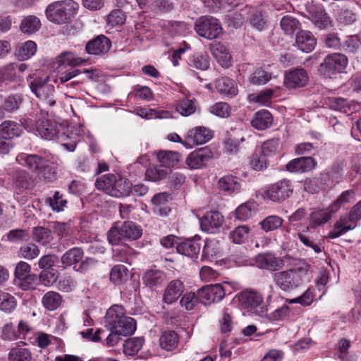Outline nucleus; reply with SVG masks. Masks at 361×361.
<instances>
[{
    "label": "nucleus",
    "instance_id": "1",
    "mask_svg": "<svg viewBox=\"0 0 361 361\" xmlns=\"http://www.w3.org/2000/svg\"><path fill=\"white\" fill-rule=\"evenodd\" d=\"M31 91L38 98V106L42 112L52 115L57 105V94L54 86L49 82V77H36L30 81Z\"/></svg>",
    "mask_w": 361,
    "mask_h": 361
},
{
    "label": "nucleus",
    "instance_id": "2",
    "mask_svg": "<svg viewBox=\"0 0 361 361\" xmlns=\"http://www.w3.org/2000/svg\"><path fill=\"white\" fill-rule=\"evenodd\" d=\"M78 7V4L73 0L56 1L47 7L46 16L55 24L68 23L75 18Z\"/></svg>",
    "mask_w": 361,
    "mask_h": 361
},
{
    "label": "nucleus",
    "instance_id": "3",
    "mask_svg": "<svg viewBox=\"0 0 361 361\" xmlns=\"http://www.w3.org/2000/svg\"><path fill=\"white\" fill-rule=\"evenodd\" d=\"M307 271L308 266L302 263L298 267L275 273L274 281L281 290L291 291L303 283Z\"/></svg>",
    "mask_w": 361,
    "mask_h": 361
},
{
    "label": "nucleus",
    "instance_id": "4",
    "mask_svg": "<svg viewBox=\"0 0 361 361\" xmlns=\"http://www.w3.org/2000/svg\"><path fill=\"white\" fill-rule=\"evenodd\" d=\"M96 188L114 197H127L129 191V181L113 173L103 175L95 182Z\"/></svg>",
    "mask_w": 361,
    "mask_h": 361
},
{
    "label": "nucleus",
    "instance_id": "5",
    "mask_svg": "<svg viewBox=\"0 0 361 361\" xmlns=\"http://www.w3.org/2000/svg\"><path fill=\"white\" fill-rule=\"evenodd\" d=\"M142 235V229L133 221H125L121 226H113L107 233L111 245H118L122 239L136 240Z\"/></svg>",
    "mask_w": 361,
    "mask_h": 361
},
{
    "label": "nucleus",
    "instance_id": "6",
    "mask_svg": "<svg viewBox=\"0 0 361 361\" xmlns=\"http://www.w3.org/2000/svg\"><path fill=\"white\" fill-rule=\"evenodd\" d=\"M348 65L347 57L340 53L328 54L319 66V72L326 78L342 73Z\"/></svg>",
    "mask_w": 361,
    "mask_h": 361
},
{
    "label": "nucleus",
    "instance_id": "7",
    "mask_svg": "<svg viewBox=\"0 0 361 361\" xmlns=\"http://www.w3.org/2000/svg\"><path fill=\"white\" fill-rule=\"evenodd\" d=\"M238 300L244 308L257 315H262L267 311L262 294L255 290H246L241 292Z\"/></svg>",
    "mask_w": 361,
    "mask_h": 361
},
{
    "label": "nucleus",
    "instance_id": "8",
    "mask_svg": "<svg viewBox=\"0 0 361 361\" xmlns=\"http://www.w3.org/2000/svg\"><path fill=\"white\" fill-rule=\"evenodd\" d=\"M195 30L202 37L207 39L217 38L222 32V28L217 19L204 16L196 20Z\"/></svg>",
    "mask_w": 361,
    "mask_h": 361
},
{
    "label": "nucleus",
    "instance_id": "9",
    "mask_svg": "<svg viewBox=\"0 0 361 361\" xmlns=\"http://www.w3.org/2000/svg\"><path fill=\"white\" fill-rule=\"evenodd\" d=\"M293 186L290 180L283 179L271 185L264 191V197L273 202H282L293 193Z\"/></svg>",
    "mask_w": 361,
    "mask_h": 361
},
{
    "label": "nucleus",
    "instance_id": "10",
    "mask_svg": "<svg viewBox=\"0 0 361 361\" xmlns=\"http://www.w3.org/2000/svg\"><path fill=\"white\" fill-rule=\"evenodd\" d=\"M200 302L204 305L217 302L221 300L225 295V289L220 283L211 284L198 290Z\"/></svg>",
    "mask_w": 361,
    "mask_h": 361
},
{
    "label": "nucleus",
    "instance_id": "11",
    "mask_svg": "<svg viewBox=\"0 0 361 361\" xmlns=\"http://www.w3.org/2000/svg\"><path fill=\"white\" fill-rule=\"evenodd\" d=\"M212 137V132L205 127H196L188 132L184 145L188 148L203 145Z\"/></svg>",
    "mask_w": 361,
    "mask_h": 361
},
{
    "label": "nucleus",
    "instance_id": "12",
    "mask_svg": "<svg viewBox=\"0 0 361 361\" xmlns=\"http://www.w3.org/2000/svg\"><path fill=\"white\" fill-rule=\"evenodd\" d=\"M309 76L303 68H295L286 73L283 84L287 89H296L307 85Z\"/></svg>",
    "mask_w": 361,
    "mask_h": 361
},
{
    "label": "nucleus",
    "instance_id": "13",
    "mask_svg": "<svg viewBox=\"0 0 361 361\" xmlns=\"http://www.w3.org/2000/svg\"><path fill=\"white\" fill-rule=\"evenodd\" d=\"M224 222V218L220 212L210 211L200 219V227L203 231L214 233L221 227Z\"/></svg>",
    "mask_w": 361,
    "mask_h": 361
},
{
    "label": "nucleus",
    "instance_id": "14",
    "mask_svg": "<svg viewBox=\"0 0 361 361\" xmlns=\"http://www.w3.org/2000/svg\"><path fill=\"white\" fill-rule=\"evenodd\" d=\"M317 165L311 157H302L294 159L286 164V169L290 172L305 173L312 171Z\"/></svg>",
    "mask_w": 361,
    "mask_h": 361
},
{
    "label": "nucleus",
    "instance_id": "15",
    "mask_svg": "<svg viewBox=\"0 0 361 361\" xmlns=\"http://www.w3.org/2000/svg\"><path fill=\"white\" fill-rule=\"evenodd\" d=\"M212 157V152L208 148H200L191 152L186 159L190 169H200L206 164Z\"/></svg>",
    "mask_w": 361,
    "mask_h": 361
},
{
    "label": "nucleus",
    "instance_id": "16",
    "mask_svg": "<svg viewBox=\"0 0 361 361\" xmlns=\"http://www.w3.org/2000/svg\"><path fill=\"white\" fill-rule=\"evenodd\" d=\"M316 44V39L311 32L301 30L295 35L293 46L302 52L310 53L314 49Z\"/></svg>",
    "mask_w": 361,
    "mask_h": 361
},
{
    "label": "nucleus",
    "instance_id": "17",
    "mask_svg": "<svg viewBox=\"0 0 361 361\" xmlns=\"http://www.w3.org/2000/svg\"><path fill=\"white\" fill-rule=\"evenodd\" d=\"M200 237L195 235L192 238L188 239L178 243L176 250L179 254L192 259L196 258L201 250Z\"/></svg>",
    "mask_w": 361,
    "mask_h": 361
},
{
    "label": "nucleus",
    "instance_id": "18",
    "mask_svg": "<svg viewBox=\"0 0 361 361\" xmlns=\"http://www.w3.org/2000/svg\"><path fill=\"white\" fill-rule=\"evenodd\" d=\"M343 169V162L334 163L326 173L321 174L320 182L328 186L335 185L341 181Z\"/></svg>",
    "mask_w": 361,
    "mask_h": 361
},
{
    "label": "nucleus",
    "instance_id": "19",
    "mask_svg": "<svg viewBox=\"0 0 361 361\" xmlns=\"http://www.w3.org/2000/svg\"><path fill=\"white\" fill-rule=\"evenodd\" d=\"M111 46V42L107 37L99 35L87 43L85 50L89 54L101 55L108 52Z\"/></svg>",
    "mask_w": 361,
    "mask_h": 361
},
{
    "label": "nucleus",
    "instance_id": "20",
    "mask_svg": "<svg viewBox=\"0 0 361 361\" xmlns=\"http://www.w3.org/2000/svg\"><path fill=\"white\" fill-rule=\"evenodd\" d=\"M256 262L260 268L269 271H276L283 267V260L281 258L276 257L271 253H264L259 255L256 258Z\"/></svg>",
    "mask_w": 361,
    "mask_h": 361
},
{
    "label": "nucleus",
    "instance_id": "21",
    "mask_svg": "<svg viewBox=\"0 0 361 361\" xmlns=\"http://www.w3.org/2000/svg\"><path fill=\"white\" fill-rule=\"evenodd\" d=\"M218 188L225 195H231L240 192L241 184L237 177L232 175H226L219 178Z\"/></svg>",
    "mask_w": 361,
    "mask_h": 361
},
{
    "label": "nucleus",
    "instance_id": "22",
    "mask_svg": "<svg viewBox=\"0 0 361 361\" xmlns=\"http://www.w3.org/2000/svg\"><path fill=\"white\" fill-rule=\"evenodd\" d=\"M357 222L350 219V214L348 216L342 217L337 221L334 226V229L329 233L328 237L332 239L336 238L354 229L357 226Z\"/></svg>",
    "mask_w": 361,
    "mask_h": 361
},
{
    "label": "nucleus",
    "instance_id": "23",
    "mask_svg": "<svg viewBox=\"0 0 361 361\" xmlns=\"http://www.w3.org/2000/svg\"><path fill=\"white\" fill-rule=\"evenodd\" d=\"M211 53L224 68L231 66V55L227 47L220 42H214L210 47Z\"/></svg>",
    "mask_w": 361,
    "mask_h": 361
},
{
    "label": "nucleus",
    "instance_id": "24",
    "mask_svg": "<svg viewBox=\"0 0 361 361\" xmlns=\"http://www.w3.org/2000/svg\"><path fill=\"white\" fill-rule=\"evenodd\" d=\"M183 284L178 279L173 280L166 287L162 300L166 304H172L183 292Z\"/></svg>",
    "mask_w": 361,
    "mask_h": 361
},
{
    "label": "nucleus",
    "instance_id": "25",
    "mask_svg": "<svg viewBox=\"0 0 361 361\" xmlns=\"http://www.w3.org/2000/svg\"><path fill=\"white\" fill-rule=\"evenodd\" d=\"M35 130L45 140H52L59 133V128L55 122L48 120H39L35 124Z\"/></svg>",
    "mask_w": 361,
    "mask_h": 361
},
{
    "label": "nucleus",
    "instance_id": "26",
    "mask_svg": "<svg viewBox=\"0 0 361 361\" xmlns=\"http://www.w3.org/2000/svg\"><path fill=\"white\" fill-rule=\"evenodd\" d=\"M215 88L221 94L233 97L238 94V87L235 80L228 78L221 77L215 80Z\"/></svg>",
    "mask_w": 361,
    "mask_h": 361
},
{
    "label": "nucleus",
    "instance_id": "27",
    "mask_svg": "<svg viewBox=\"0 0 361 361\" xmlns=\"http://www.w3.org/2000/svg\"><path fill=\"white\" fill-rule=\"evenodd\" d=\"M125 317V311L121 306L113 305L106 311L104 318L105 326L108 329H114L119 321Z\"/></svg>",
    "mask_w": 361,
    "mask_h": 361
},
{
    "label": "nucleus",
    "instance_id": "28",
    "mask_svg": "<svg viewBox=\"0 0 361 361\" xmlns=\"http://www.w3.org/2000/svg\"><path fill=\"white\" fill-rule=\"evenodd\" d=\"M165 281V274L159 269L147 270L142 276L143 283L151 289L161 286Z\"/></svg>",
    "mask_w": 361,
    "mask_h": 361
},
{
    "label": "nucleus",
    "instance_id": "29",
    "mask_svg": "<svg viewBox=\"0 0 361 361\" xmlns=\"http://www.w3.org/2000/svg\"><path fill=\"white\" fill-rule=\"evenodd\" d=\"M23 131L22 123L8 120L0 125V135L8 139L18 137Z\"/></svg>",
    "mask_w": 361,
    "mask_h": 361
},
{
    "label": "nucleus",
    "instance_id": "30",
    "mask_svg": "<svg viewBox=\"0 0 361 361\" xmlns=\"http://www.w3.org/2000/svg\"><path fill=\"white\" fill-rule=\"evenodd\" d=\"M16 161L30 169L37 171L42 164H45L44 159L36 154H20L16 157Z\"/></svg>",
    "mask_w": 361,
    "mask_h": 361
},
{
    "label": "nucleus",
    "instance_id": "31",
    "mask_svg": "<svg viewBox=\"0 0 361 361\" xmlns=\"http://www.w3.org/2000/svg\"><path fill=\"white\" fill-rule=\"evenodd\" d=\"M272 121L271 114L267 110H262L255 114L251 125L255 129L263 130L269 128Z\"/></svg>",
    "mask_w": 361,
    "mask_h": 361
},
{
    "label": "nucleus",
    "instance_id": "32",
    "mask_svg": "<svg viewBox=\"0 0 361 361\" xmlns=\"http://www.w3.org/2000/svg\"><path fill=\"white\" fill-rule=\"evenodd\" d=\"M13 183L14 186L20 190H29L34 185L30 175L25 170H18L15 173Z\"/></svg>",
    "mask_w": 361,
    "mask_h": 361
},
{
    "label": "nucleus",
    "instance_id": "33",
    "mask_svg": "<svg viewBox=\"0 0 361 361\" xmlns=\"http://www.w3.org/2000/svg\"><path fill=\"white\" fill-rule=\"evenodd\" d=\"M157 157L162 166L170 169V167L178 163L180 155L177 152L161 150L157 153Z\"/></svg>",
    "mask_w": 361,
    "mask_h": 361
},
{
    "label": "nucleus",
    "instance_id": "34",
    "mask_svg": "<svg viewBox=\"0 0 361 361\" xmlns=\"http://www.w3.org/2000/svg\"><path fill=\"white\" fill-rule=\"evenodd\" d=\"M84 255L83 251L79 247H73L66 251L61 257L64 267H70L80 262Z\"/></svg>",
    "mask_w": 361,
    "mask_h": 361
},
{
    "label": "nucleus",
    "instance_id": "35",
    "mask_svg": "<svg viewBox=\"0 0 361 361\" xmlns=\"http://www.w3.org/2000/svg\"><path fill=\"white\" fill-rule=\"evenodd\" d=\"M332 211L329 209H317L310 214L309 226L312 228L319 226L331 219Z\"/></svg>",
    "mask_w": 361,
    "mask_h": 361
},
{
    "label": "nucleus",
    "instance_id": "36",
    "mask_svg": "<svg viewBox=\"0 0 361 361\" xmlns=\"http://www.w3.org/2000/svg\"><path fill=\"white\" fill-rule=\"evenodd\" d=\"M22 345L17 344L15 347L12 348L8 353L9 361H30L32 354L30 351L24 347V343L21 342Z\"/></svg>",
    "mask_w": 361,
    "mask_h": 361
},
{
    "label": "nucleus",
    "instance_id": "37",
    "mask_svg": "<svg viewBox=\"0 0 361 361\" xmlns=\"http://www.w3.org/2000/svg\"><path fill=\"white\" fill-rule=\"evenodd\" d=\"M179 337L176 332L173 331H165L162 333L159 338L160 346L166 350H173L178 343Z\"/></svg>",
    "mask_w": 361,
    "mask_h": 361
},
{
    "label": "nucleus",
    "instance_id": "38",
    "mask_svg": "<svg viewBox=\"0 0 361 361\" xmlns=\"http://www.w3.org/2000/svg\"><path fill=\"white\" fill-rule=\"evenodd\" d=\"M62 298L59 293L55 291L46 293L42 299V303L47 310H56L61 304Z\"/></svg>",
    "mask_w": 361,
    "mask_h": 361
},
{
    "label": "nucleus",
    "instance_id": "39",
    "mask_svg": "<svg viewBox=\"0 0 361 361\" xmlns=\"http://www.w3.org/2000/svg\"><path fill=\"white\" fill-rule=\"evenodd\" d=\"M33 240L38 243L46 245L53 240L51 231L42 226H37L32 229Z\"/></svg>",
    "mask_w": 361,
    "mask_h": 361
},
{
    "label": "nucleus",
    "instance_id": "40",
    "mask_svg": "<svg viewBox=\"0 0 361 361\" xmlns=\"http://www.w3.org/2000/svg\"><path fill=\"white\" fill-rule=\"evenodd\" d=\"M41 27L39 19L35 16H28L21 21L20 29L25 34H32L39 30Z\"/></svg>",
    "mask_w": 361,
    "mask_h": 361
},
{
    "label": "nucleus",
    "instance_id": "41",
    "mask_svg": "<svg viewBox=\"0 0 361 361\" xmlns=\"http://www.w3.org/2000/svg\"><path fill=\"white\" fill-rule=\"evenodd\" d=\"M23 102V95L20 94H11L7 96L2 104L5 111L13 113L17 111Z\"/></svg>",
    "mask_w": 361,
    "mask_h": 361
},
{
    "label": "nucleus",
    "instance_id": "42",
    "mask_svg": "<svg viewBox=\"0 0 361 361\" xmlns=\"http://www.w3.org/2000/svg\"><path fill=\"white\" fill-rule=\"evenodd\" d=\"M130 276L129 270L123 264H117L112 267L110 280L114 283L120 284L126 281Z\"/></svg>",
    "mask_w": 361,
    "mask_h": 361
},
{
    "label": "nucleus",
    "instance_id": "43",
    "mask_svg": "<svg viewBox=\"0 0 361 361\" xmlns=\"http://www.w3.org/2000/svg\"><path fill=\"white\" fill-rule=\"evenodd\" d=\"M122 336H127L133 334L136 329L135 320L130 317H125L121 319L115 329Z\"/></svg>",
    "mask_w": 361,
    "mask_h": 361
},
{
    "label": "nucleus",
    "instance_id": "44",
    "mask_svg": "<svg viewBox=\"0 0 361 361\" xmlns=\"http://www.w3.org/2000/svg\"><path fill=\"white\" fill-rule=\"evenodd\" d=\"M46 202L54 212H63L68 203L67 200L59 191L54 192L53 197L47 198Z\"/></svg>",
    "mask_w": 361,
    "mask_h": 361
},
{
    "label": "nucleus",
    "instance_id": "45",
    "mask_svg": "<svg viewBox=\"0 0 361 361\" xmlns=\"http://www.w3.org/2000/svg\"><path fill=\"white\" fill-rule=\"evenodd\" d=\"M230 236L234 243H244L250 236V228L246 225L237 226L231 232Z\"/></svg>",
    "mask_w": 361,
    "mask_h": 361
},
{
    "label": "nucleus",
    "instance_id": "46",
    "mask_svg": "<svg viewBox=\"0 0 361 361\" xmlns=\"http://www.w3.org/2000/svg\"><path fill=\"white\" fill-rule=\"evenodd\" d=\"M38 246L33 243H28L22 245L18 251V257L27 260H32L39 255Z\"/></svg>",
    "mask_w": 361,
    "mask_h": 361
},
{
    "label": "nucleus",
    "instance_id": "47",
    "mask_svg": "<svg viewBox=\"0 0 361 361\" xmlns=\"http://www.w3.org/2000/svg\"><path fill=\"white\" fill-rule=\"evenodd\" d=\"M144 339L141 337L129 338L123 344V353L126 355L133 356L141 349Z\"/></svg>",
    "mask_w": 361,
    "mask_h": 361
},
{
    "label": "nucleus",
    "instance_id": "48",
    "mask_svg": "<svg viewBox=\"0 0 361 361\" xmlns=\"http://www.w3.org/2000/svg\"><path fill=\"white\" fill-rule=\"evenodd\" d=\"M235 217L241 221L251 218L255 213V205L252 202H246L240 204L235 209Z\"/></svg>",
    "mask_w": 361,
    "mask_h": 361
},
{
    "label": "nucleus",
    "instance_id": "49",
    "mask_svg": "<svg viewBox=\"0 0 361 361\" xmlns=\"http://www.w3.org/2000/svg\"><path fill=\"white\" fill-rule=\"evenodd\" d=\"M171 169L160 166L149 168L146 171V177L151 181H159L164 179L169 173Z\"/></svg>",
    "mask_w": 361,
    "mask_h": 361
},
{
    "label": "nucleus",
    "instance_id": "50",
    "mask_svg": "<svg viewBox=\"0 0 361 361\" xmlns=\"http://www.w3.org/2000/svg\"><path fill=\"white\" fill-rule=\"evenodd\" d=\"M176 109L180 115L188 116L195 112L196 105L193 99H183L178 102Z\"/></svg>",
    "mask_w": 361,
    "mask_h": 361
},
{
    "label": "nucleus",
    "instance_id": "51",
    "mask_svg": "<svg viewBox=\"0 0 361 361\" xmlns=\"http://www.w3.org/2000/svg\"><path fill=\"white\" fill-rule=\"evenodd\" d=\"M280 25L286 34L291 35L300 27V23L296 18L290 16H285L281 18Z\"/></svg>",
    "mask_w": 361,
    "mask_h": 361
},
{
    "label": "nucleus",
    "instance_id": "52",
    "mask_svg": "<svg viewBox=\"0 0 361 361\" xmlns=\"http://www.w3.org/2000/svg\"><path fill=\"white\" fill-rule=\"evenodd\" d=\"M267 156L262 151H256L250 158V164L251 166L257 171L263 170L267 168L268 161Z\"/></svg>",
    "mask_w": 361,
    "mask_h": 361
},
{
    "label": "nucleus",
    "instance_id": "53",
    "mask_svg": "<svg viewBox=\"0 0 361 361\" xmlns=\"http://www.w3.org/2000/svg\"><path fill=\"white\" fill-rule=\"evenodd\" d=\"M249 23L251 26L259 31L263 30L267 27L266 16L258 11H254L250 18Z\"/></svg>",
    "mask_w": 361,
    "mask_h": 361
},
{
    "label": "nucleus",
    "instance_id": "54",
    "mask_svg": "<svg viewBox=\"0 0 361 361\" xmlns=\"http://www.w3.org/2000/svg\"><path fill=\"white\" fill-rule=\"evenodd\" d=\"M283 219L278 216H269L260 222L262 229L265 232L271 231L281 226Z\"/></svg>",
    "mask_w": 361,
    "mask_h": 361
},
{
    "label": "nucleus",
    "instance_id": "55",
    "mask_svg": "<svg viewBox=\"0 0 361 361\" xmlns=\"http://www.w3.org/2000/svg\"><path fill=\"white\" fill-rule=\"evenodd\" d=\"M329 106L331 109L348 113L350 111V106L345 99L341 97H333L329 99Z\"/></svg>",
    "mask_w": 361,
    "mask_h": 361
},
{
    "label": "nucleus",
    "instance_id": "56",
    "mask_svg": "<svg viewBox=\"0 0 361 361\" xmlns=\"http://www.w3.org/2000/svg\"><path fill=\"white\" fill-rule=\"evenodd\" d=\"M209 112L216 116L227 118L231 114V107L226 102H217L209 108Z\"/></svg>",
    "mask_w": 361,
    "mask_h": 361
},
{
    "label": "nucleus",
    "instance_id": "57",
    "mask_svg": "<svg viewBox=\"0 0 361 361\" xmlns=\"http://www.w3.org/2000/svg\"><path fill=\"white\" fill-rule=\"evenodd\" d=\"M280 147L279 139H271L263 143L261 151L265 156L271 157L279 152Z\"/></svg>",
    "mask_w": 361,
    "mask_h": 361
},
{
    "label": "nucleus",
    "instance_id": "58",
    "mask_svg": "<svg viewBox=\"0 0 361 361\" xmlns=\"http://www.w3.org/2000/svg\"><path fill=\"white\" fill-rule=\"evenodd\" d=\"M37 45L32 41H27L22 44L18 49V56L23 59H28L35 54Z\"/></svg>",
    "mask_w": 361,
    "mask_h": 361
},
{
    "label": "nucleus",
    "instance_id": "59",
    "mask_svg": "<svg viewBox=\"0 0 361 361\" xmlns=\"http://www.w3.org/2000/svg\"><path fill=\"white\" fill-rule=\"evenodd\" d=\"M271 78V75L268 72L262 68H257L251 75L250 81L253 85H264L267 83Z\"/></svg>",
    "mask_w": 361,
    "mask_h": 361
},
{
    "label": "nucleus",
    "instance_id": "60",
    "mask_svg": "<svg viewBox=\"0 0 361 361\" xmlns=\"http://www.w3.org/2000/svg\"><path fill=\"white\" fill-rule=\"evenodd\" d=\"M200 301L199 295L195 293H186L183 295L180 300V305L184 307L187 310H191Z\"/></svg>",
    "mask_w": 361,
    "mask_h": 361
},
{
    "label": "nucleus",
    "instance_id": "61",
    "mask_svg": "<svg viewBox=\"0 0 361 361\" xmlns=\"http://www.w3.org/2000/svg\"><path fill=\"white\" fill-rule=\"evenodd\" d=\"M37 280L36 274H29L17 281L16 285L23 290H31L35 288Z\"/></svg>",
    "mask_w": 361,
    "mask_h": 361
},
{
    "label": "nucleus",
    "instance_id": "62",
    "mask_svg": "<svg viewBox=\"0 0 361 361\" xmlns=\"http://www.w3.org/2000/svg\"><path fill=\"white\" fill-rule=\"evenodd\" d=\"M7 240L11 242H21L29 238V233L24 229H13L7 233Z\"/></svg>",
    "mask_w": 361,
    "mask_h": 361
},
{
    "label": "nucleus",
    "instance_id": "63",
    "mask_svg": "<svg viewBox=\"0 0 361 361\" xmlns=\"http://www.w3.org/2000/svg\"><path fill=\"white\" fill-rule=\"evenodd\" d=\"M57 279L56 273L49 271H43L38 276L41 283L47 287L51 286L57 281Z\"/></svg>",
    "mask_w": 361,
    "mask_h": 361
},
{
    "label": "nucleus",
    "instance_id": "64",
    "mask_svg": "<svg viewBox=\"0 0 361 361\" xmlns=\"http://www.w3.org/2000/svg\"><path fill=\"white\" fill-rule=\"evenodd\" d=\"M37 175L39 178L51 181L56 178V173L52 166L46 165L45 163L37 171Z\"/></svg>",
    "mask_w": 361,
    "mask_h": 361
}]
</instances>
